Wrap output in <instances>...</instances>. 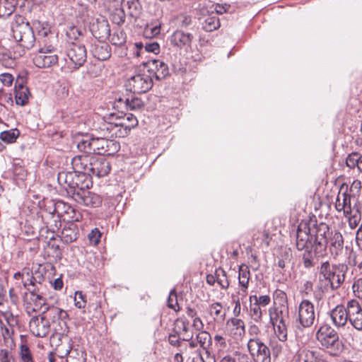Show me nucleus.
I'll return each mask as SVG.
<instances>
[{
    "label": "nucleus",
    "instance_id": "f257e3e1",
    "mask_svg": "<svg viewBox=\"0 0 362 362\" xmlns=\"http://www.w3.org/2000/svg\"><path fill=\"white\" fill-rule=\"evenodd\" d=\"M329 227L325 223H317L301 222L296 231V248L300 252L303 267L306 269L313 267L318 258L323 257L327 247V235Z\"/></svg>",
    "mask_w": 362,
    "mask_h": 362
},
{
    "label": "nucleus",
    "instance_id": "f03ea898",
    "mask_svg": "<svg viewBox=\"0 0 362 362\" xmlns=\"http://www.w3.org/2000/svg\"><path fill=\"white\" fill-rule=\"evenodd\" d=\"M57 180L59 185H66L67 193L72 199L75 197V194L89 189L93 185L90 176L86 173L60 172Z\"/></svg>",
    "mask_w": 362,
    "mask_h": 362
},
{
    "label": "nucleus",
    "instance_id": "7ed1b4c3",
    "mask_svg": "<svg viewBox=\"0 0 362 362\" xmlns=\"http://www.w3.org/2000/svg\"><path fill=\"white\" fill-rule=\"evenodd\" d=\"M316 338L330 356H339L344 350V344L339 340L337 333L327 325L320 327L316 333Z\"/></svg>",
    "mask_w": 362,
    "mask_h": 362
},
{
    "label": "nucleus",
    "instance_id": "20e7f679",
    "mask_svg": "<svg viewBox=\"0 0 362 362\" xmlns=\"http://www.w3.org/2000/svg\"><path fill=\"white\" fill-rule=\"evenodd\" d=\"M66 61L74 65L75 69L82 66L87 59V52L83 44L76 42H68L66 48Z\"/></svg>",
    "mask_w": 362,
    "mask_h": 362
},
{
    "label": "nucleus",
    "instance_id": "39448f33",
    "mask_svg": "<svg viewBox=\"0 0 362 362\" xmlns=\"http://www.w3.org/2000/svg\"><path fill=\"white\" fill-rule=\"evenodd\" d=\"M153 86L152 76L145 73L137 74L129 78L126 82L128 90L134 93H144Z\"/></svg>",
    "mask_w": 362,
    "mask_h": 362
},
{
    "label": "nucleus",
    "instance_id": "423d86ee",
    "mask_svg": "<svg viewBox=\"0 0 362 362\" xmlns=\"http://www.w3.org/2000/svg\"><path fill=\"white\" fill-rule=\"evenodd\" d=\"M247 349L255 362H271V351L259 337L251 338Z\"/></svg>",
    "mask_w": 362,
    "mask_h": 362
},
{
    "label": "nucleus",
    "instance_id": "0eeeda50",
    "mask_svg": "<svg viewBox=\"0 0 362 362\" xmlns=\"http://www.w3.org/2000/svg\"><path fill=\"white\" fill-rule=\"evenodd\" d=\"M25 312L31 315L33 313L40 312L47 306L46 299L39 293L38 288H33L23 296Z\"/></svg>",
    "mask_w": 362,
    "mask_h": 362
},
{
    "label": "nucleus",
    "instance_id": "6e6552de",
    "mask_svg": "<svg viewBox=\"0 0 362 362\" xmlns=\"http://www.w3.org/2000/svg\"><path fill=\"white\" fill-rule=\"evenodd\" d=\"M356 264V253L351 250L347 257V264L338 263L334 264L333 290L338 288L345 281L349 269L348 264L355 266Z\"/></svg>",
    "mask_w": 362,
    "mask_h": 362
},
{
    "label": "nucleus",
    "instance_id": "1a4fd4ad",
    "mask_svg": "<svg viewBox=\"0 0 362 362\" xmlns=\"http://www.w3.org/2000/svg\"><path fill=\"white\" fill-rule=\"evenodd\" d=\"M315 319L313 303L308 300H303L298 307L297 321L305 328L311 327Z\"/></svg>",
    "mask_w": 362,
    "mask_h": 362
},
{
    "label": "nucleus",
    "instance_id": "9d476101",
    "mask_svg": "<svg viewBox=\"0 0 362 362\" xmlns=\"http://www.w3.org/2000/svg\"><path fill=\"white\" fill-rule=\"evenodd\" d=\"M348 187L342 185L336 199L335 208L337 211H343L344 216L358 212V208L351 205L352 195L347 193Z\"/></svg>",
    "mask_w": 362,
    "mask_h": 362
},
{
    "label": "nucleus",
    "instance_id": "9b49d317",
    "mask_svg": "<svg viewBox=\"0 0 362 362\" xmlns=\"http://www.w3.org/2000/svg\"><path fill=\"white\" fill-rule=\"evenodd\" d=\"M54 47L52 45L43 47L33 58L34 64L39 68H49L58 62V56L52 54Z\"/></svg>",
    "mask_w": 362,
    "mask_h": 362
},
{
    "label": "nucleus",
    "instance_id": "f8f14e48",
    "mask_svg": "<svg viewBox=\"0 0 362 362\" xmlns=\"http://www.w3.org/2000/svg\"><path fill=\"white\" fill-rule=\"evenodd\" d=\"M334 264L325 261L319 267V287L322 292L333 291Z\"/></svg>",
    "mask_w": 362,
    "mask_h": 362
},
{
    "label": "nucleus",
    "instance_id": "ddd939ff",
    "mask_svg": "<svg viewBox=\"0 0 362 362\" xmlns=\"http://www.w3.org/2000/svg\"><path fill=\"white\" fill-rule=\"evenodd\" d=\"M93 139L94 153L112 155L117 153L119 144L115 139H107L105 137H92Z\"/></svg>",
    "mask_w": 362,
    "mask_h": 362
},
{
    "label": "nucleus",
    "instance_id": "4468645a",
    "mask_svg": "<svg viewBox=\"0 0 362 362\" xmlns=\"http://www.w3.org/2000/svg\"><path fill=\"white\" fill-rule=\"evenodd\" d=\"M31 333L37 337H46L50 330V325L45 316H33L29 322Z\"/></svg>",
    "mask_w": 362,
    "mask_h": 362
},
{
    "label": "nucleus",
    "instance_id": "2eb2a0df",
    "mask_svg": "<svg viewBox=\"0 0 362 362\" xmlns=\"http://www.w3.org/2000/svg\"><path fill=\"white\" fill-rule=\"evenodd\" d=\"M143 65L147 69L149 74L153 76L158 81L165 78L170 74L168 65L158 59L143 62Z\"/></svg>",
    "mask_w": 362,
    "mask_h": 362
},
{
    "label": "nucleus",
    "instance_id": "dca6fc26",
    "mask_svg": "<svg viewBox=\"0 0 362 362\" xmlns=\"http://www.w3.org/2000/svg\"><path fill=\"white\" fill-rule=\"evenodd\" d=\"M25 75H18L15 82L16 103L21 106L28 103L30 95L28 88L25 86Z\"/></svg>",
    "mask_w": 362,
    "mask_h": 362
},
{
    "label": "nucleus",
    "instance_id": "f3484780",
    "mask_svg": "<svg viewBox=\"0 0 362 362\" xmlns=\"http://www.w3.org/2000/svg\"><path fill=\"white\" fill-rule=\"evenodd\" d=\"M293 362H328L319 351L307 348L299 349L293 356Z\"/></svg>",
    "mask_w": 362,
    "mask_h": 362
},
{
    "label": "nucleus",
    "instance_id": "a211bd4d",
    "mask_svg": "<svg viewBox=\"0 0 362 362\" xmlns=\"http://www.w3.org/2000/svg\"><path fill=\"white\" fill-rule=\"evenodd\" d=\"M349 320L352 326L358 329H362V308L359 303L356 300L348 302Z\"/></svg>",
    "mask_w": 362,
    "mask_h": 362
},
{
    "label": "nucleus",
    "instance_id": "6ab92c4d",
    "mask_svg": "<svg viewBox=\"0 0 362 362\" xmlns=\"http://www.w3.org/2000/svg\"><path fill=\"white\" fill-rule=\"evenodd\" d=\"M170 45L178 49H186L190 47L193 35L183 30H175L169 38Z\"/></svg>",
    "mask_w": 362,
    "mask_h": 362
},
{
    "label": "nucleus",
    "instance_id": "aec40b11",
    "mask_svg": "<svg viewBox=\"0 0 362 362\" xmlns=\"http://www.w3.org/2000/svg\"><path fill=\"white\" fill-rule=\"evenodd\" d=\"M110 162L103 158L93 156L90 168V176L95 175L98 177L107 175L110 171Z\"/></svg>",
    "mask_w": 362,
    "mask_h": 362
},
{
    "label": "nucleus",
    "instance_id": "412c9836",
    "mask_svg": "<svg viewBox=\"0 0 362 362\" xmlns=\"http://www.w3.org/2000/svg\"><path fill=\"white\" fill-rule=\"evenodd\" d=\"M348 305L344 307L342 305H337L329 313L332 323L337 328L344 327L349 320Z\"/></svg>",
    "mask_w": 362,
    "mask_h": 362
},
{
    "label": "nucleus",
    "instance_id": "4be33fe9",
    "mask_svg": "<svg viewBox=\"0 0 362 362\" xmlns=\"http://www.w3.org/2000/svg\"><path fill=\"white\" fill-rule=\"evenodd\" d=\"M73 199L79 204L90 207H97L101 203L100 197L88 189L82 191L81 193L75 194V197Z\"/></svg>",
    "mask_w": 362,
    "mask_h": 362
},
{
    "label": "nucleus",
    "instance_id": "5701e85b",
    "mask_svg": "<svg viewBox=\"0 0 362 362\" xmlns=\"http://www.w3.org/2000/svg\"><path fill=\"white\" fill-rule=\"evenodd\" d=\"M93 156L82 155L75 156L71 161L74 173H86L90 176Z\"/></svg>",
    "mask_w": 362,
    "mask_h": 362
},
{
    "label": "nucleus",
    "instance_id": "b1692460",
    "mask_svg": "<svg viewBox=\"0 0 362 362\" xmlns=\"http://www.w3.org/2000/svg\"><path fill=\"white\" fill-rule=\"evenodd\" d=\"M329 252L334 259H337L341 255L344 249V238L339 231L332 233L329 238Z\"/></svg>",
    "mask_w": 362,
    "mask_h": 362
},
{
    "label": "nucleus",
    "instance_id": "393cba45",
    "mask_svg": "<svg viewBox=\"0 0 362 362\" xmlns=\"http://www.w3.org/2000/svg\"><path fill=\"white\" fill-rule=\"evenodd\" d=\"M14 37L19 42L18 44L26 49L33 47L35 41L33 31L30 27H26L23 31L15 32Z\"/></svg>",
    "mask_w": 362,
    "mask_h": 362
},
{
    "label": "nucleus",
    "instance_id": "a878e982",
    "mask_svg": "<svg viewBox=\"0 0 362 362\" xmlns=\"http://www.w3.org/2000/svg\"><path fill=\"white\" fill-rule=\"evenodd\" d=\"M93 56L100 61H105L111 57V47L105 42L98 41L91 46Z\"/></svg>",
    "mask_w": 362,
    "mask_h": 362
},
{
    "label": "nucleus",
    "instance_id": "bb28decb",
    "mask_svg": "<svg viewBox=\"0 0 362 362\" xmlns=\"http://www.w3.org/2000/svg\"><path fill=\"white\" fill-rule=\"evenodd\" d=\"M58 351L65 355L68 354L66 362H86V358L82 351L71 349L69 341H67L65 345L61 344Z\"/></svg>",
    "mask_w": 362,
    "mask_h": 362
},
{
    "label": "nucleus",
    "instance_id": "cd10ccee",
    "mask_svg": "<svg viewBox=\"0 0 362 362\" xmlns=\"http://www.w3.org/2000/svg\"><path fill=\"white\" fill-rule=\"evenodd\" d=\"M44 280L45 276L40 272L35 271L33 273L28 269L26 274L25 275L23 284L28 292H30V291L33 290L30 286L33 287V288H37V284H41Z\"/></svg>",
    "mask_w": 362,
    "mask_h": 362
},
{
    "label": "nucleus",
    "instance_id": "c85d7f7f",
    "mask_svg": "<svg viewBox=\"0 0 362 362\" xmlns=\"http://www.w3.org/2000/svg\"><path fill=\"white\" fill-rule=\"evenodd\" d=\"M269 315L270 322L275 327L277 325L286 323L288 311V309L284 310L276 307H272L269 309Z\"/></svg>",
    "mask_w": 362,
    "mask_h": 362
},
{
    "label": "nucleus",
    "instance_id": "c756f323",
    "mask_svg": "<svg viewBox=\"0 0 362 362\" xmlns=\"http://www.w3.org/2000/svg\"><path fill=\"white\" fill-rule=\"evenodd\" d=\"M45 313L47 314L46 317H49L52 322H55L56 320H61L59 322V325L62 323L66 326V322L64 321V320L68 317V314L65 310L58 307L47 305L45 307V309L42 310V314Z\"/></svg>",
    "mask_w": 362,
    "mask_h": 362
},
{
    "label": "nucleus",
    "instance_id": "7c9ffc66",
    "mask_svg": "<svg viewBox=\"0 0 362 362\" xmlns=\"http://www.w3.org/2000/svg\"><path fill=\"white\" fill-rule=\"evenodd\" d=\"M286 341H281L278 340H272L269 343V346L271 347L272 354L274 357H279L283 355H287L291 352L290 350H288V343Z\"/></svg>",
    "mask_w": 362,
    "mask_h": 362
},
{
    "label": "nucleus",
    "instance_id": "2f4dec72",
    "mask_svg": "<svg viewBox=\"0 0 362 362\" xmlns=\"http://www.w3.org/2000/svg\"><path fill=\"white\" fill-rule=\"evenodd\" d=\"M201 23L202 29L206 32H212L220 27L219 18L216 14L204 17Z\"/></svg>",
    "mask_w": 362,
    "mask_h": 362
},
{
    "label": "nucleus",
    "instance_id": "473e14b6",
    "mask_svg": "<svg viewBox=\"0 0 362 362\" xmlns=\"http://www.w3.org/2000/svg\"><path fill=\"white\" fill-rule=\"evenodd\" d=\"M122 7L128 9L129 15L136 18L140 14L141 6L139 0H122Z\"/></svg>",
    "mask_w": 362,
    "mask_h": 362
},
{
    "label": "nucleus",
    "instance_id": "72a5a7b5",
    "mask_svg": "<svg viewBox=\"0 0 362 362\" xmlns=\"http://www.w3.org/2000/svg\"><path fill=\"white\" fill-rule=\"evenodd\" d=\"M346 165L350 169H355L362 173V155L356 152L349 153L346 159Z\"/></svg>",
    "mask_w": 362,
    "mask_h": 362
},
{
    "label": "nucleus",
    "instance_id": "f704fd0d",
    "mask_svg": "<svg viewBox=\"0 0 362 362\" xmlns=\"http://www.w3.org/2000/svg\"><path fill=\"white\" fill-rule=\"evenodd\" d=\"M209 313L216 322H222L225 318V313L223 311V307L220 303L211 304L209 307Z\"/></svg>",
    "mask_w": 362,
    "mask_h": 362
},
{
    "label": "nucleus",
    "instance_id": "c9c22d12",
    "mask_svg": "<svg viewBox=\"0 0 362 362\" xmlns=\"http://www.w3.org/2000/svg\"><path fill=\"white\" fill-rule=\"evenodd\" d=\"M196 340L199 343L201 348L208 353V349L211 345L212 339L210 334L205 331H200L196 336Z\"/></svg>",
    "mask_w": 362,
    "mask_h": 362
},
{
    "label": "nucleus",
    "instance_id": "e433bc0d",
    "mask_svg": "<svg viewBox=\"0 0 362 362\" xmlns=\"http://www.w3.org/2000/svg\"><path fill=\"white\" fill-rule=\"evenodd\" d=\"M96 26L98 30L94 31V36L95 37L105 39L110 35V28L107 21L98 22Z\"/></svg>",
    "mask_w": 362,
    "mask_h": 362
},
{
    "label": "nucleus",
    "instance_id": "4c0bfd02",
    "mask_svg": "<svg viewBox=\"0 0 362 362\" xmlns=\"http://www.w3.org/2000/svg\"><path fill=\"white\" fill-rule=\"evenodd\" d=\"M250 279V272L246 265H241L239 267L238 281L240 286L248 287Z\"/></svg>",
    "mask_w": 362,
    "mask_h": 362
},
{
    "label": "nucleus",
    "instance_id": "58836bf2",
    "mask_svg": "<svg viewBox=\"0 0 362 362\" xmlns=\"http://www.w3.org/2000/svg\"><path fill=\"white\" fill-rule=\"evenodd\" d=\"M174 325V331L177 335L187 334V332L189 331V322L185 318L180 317L177 319Z\"/></svg>",
    "mask_w": 362,
    "mask_h": 362
},
{
    "label": "nucleus",
    "instance_id": "ea45409f",
    "mask_svg": "<svg viewBox=\"0 0 362 362\" xmlns=\"http://www.w3.org/2000/svg\"><path fill=\"white\" fill-rule=\"evenodd\" d=\"M250 315L252 319L256 322H259L262 319V311L261 309V306L259 305L255 301L254 303L250 302Z\"/></svg>",
    "mask_w": 362,
    "mask_h": 362
},
{
    "label": "nucleus",
    "instance_id": "a19ab883",
    "mask_svg": "<svg viewBox=\"0 0 362 362\" xmlns=\"http://www.w3.org/2000/svg\"><path fill=\"white\" fill-rule=\"evenodd\" d=\"M62 239L66 243H71L77 239V233L74 228H64L62 231Z\"/></svg>",
    "mask_w": 362,
    "mask_h": 362
},
{
    "label": "nucleus",
    "instance_id": "79ce46f5",
    "mask_svg": "<svg viewBox=\"0 0 362 362\" xmlns=\"http://www.w3.org/2000/svg\"><path fill=\"white\" fill-rule=\"evenodd\" d=\"M93 139L92 137H88L87 139H83L79 141L77 144L78 148L84 151L87 153H94V148H93Z\"/></svg>",
    "mask_w": 362,
    "mask_h": 362
},
{
    "label": "nucleus",
    "instance_id": "37998d69",
    "mask_svg": "<svg viewBox=\"0 0 362 362\" xmlns=\"http://www.w3.org/2000/svg\"><path fill=\"white\" fill-rule=\"evenodd\" d=\"M274 333L279 341H286L288 337L287 324H280L274 327Z\"/></svg>",
    "mask_w": 362,
    "mask_h": 362
},
{
    "label": "nucleus",
    "instance_id": "c03bdc74",
    "mask_svg": "<svg viewBox=\"0 0 362 362\" xmlns=\"http://www.w3.org/2000/svg\"><path fill=\"white\" fill-rule=\"evenodd\" d=\"M19 356L22 362H34L33 354L25 344H21Z\"/></svg>",
    "mask_w": 362,
    "mask_h": 362
},
{
    "label": "nucleus",
    "instance_id": "a18cd8bd",
    "mask_svg": "<svg viewBox=\"0 0 362 362\" xmlns=\"http://www.w3.org/2000/svg\"><path fill=\"white\" fill-rule=\"evenodd\" d=\"M124 105L127 110H135L140 109L144 105V103L141 99L132 97L131 99L129 98H125Z\"/></svg>",
    "mask_w": 362,
    "mask_h": 362
},
{
    "label": "nucleus",
    "instance_id": "49530a36",
    "mask_svg": "<svg viewBox=\"0 0 362 362\" xmlns=\"http://www.w3.org/2000/svg\"><path fill=\"white\" fill-rule=\"evenodd\" d=\"M86 30L84 29H81L76 26H71L66 32V35L70 40L69 42H72L71 40H78L79 37L83 36Z\"/></svg>",
    "mask_w": 362,
    "mask_h": 362
},
{
    "label": "nucleus",
    "instance_id": "de8ad7c7",
    "mask_svg": "<svg viewBox=\"0 0 362 362\" xmlns=\"http://www.w3.org/2000/svg\"><path fill=\"white\" fill-rule=\"evenodd\" d=\"M112 21L117 25H122L125 21L124 9L121 7L116 8L111 15Z\"/></svg>",
    "mask_w": 362,
    "mask_h": 362
},
{
    "label": "nucleus",
    "instance_id": "09e8293b",
    "mask_svg": "<svg viewBox=\"0 0 362 362\" xmlns=\"http://www.w3.org/2000/svg\"><path fill=\"white\" fill-rule=\"evenodd\" d=\"M253 301H255L261 307H266L270 303L271 298L267 295H263L259 297L257 296L256 295L250 296V302L252 303Z\"/></svg>",
    "mask_w": 362,
    "mask_h": 362
},
{
    "label": "nucleus",
    "instance_id": "8fccbe9b",
    "mask_svg": "<svg viewBox=\"0 0 362 362\" xmlns=\"http://www.w3.org/2000/svg\"><path fill=\"white\" fill-rule=\"evenodd\" d=\"M25 47H23V46H21L20 44H16L15 46L13 47V54H12L10 52H8V54H6L4 52H1V53L4 55L6 56L8 58H17L22 55H23L25 52Z\"/></svg>",
    "mask_w": 362,
    "mask_h": 362
},
{
    "label": "nucleus",
    "instance_id": "3c124183",
    "mask_svg": "<svg viewBox=\"0 0 362 362\" xmlns=\"http://www.w3.org/2000/svg\"><path fill=\"white\" fill-rule=\"evenodd\" d=\"M216 281L222 288H227L229 286V281L224 270L216 271Z\"/></svg>",
    "mask_w": 362,
    "mask_h": 362
},
{
    "label": "nucleus",
    "instance_id": "603ef678",
    "mask_svg": "<svg viewBox=\"0 0 362 362\" xmlns=\"http://www.w3.org/2000/svg\"><path fill=\"white\" fill-rule=\"evenodd\" d=\"M348 218L349 226L351 229L357 227L361 220V216L358 212H354L349 216H345Z\"/></svg>",
    "mask_w": 362,
    "mask_h": 362
},
{
    "label": "nucleus",
    "instance_id": "864d4df0",
    "mask_svg": "<svg viewBox=\"0 0 362 362\" xmlns=\"http://www.w3.org/2000/svg\"><path fill=\"white\" fill-rule=\"evenodd\" d=\"M1 323V334L4 339V340H7L11 339L12 335L13 334V326H8L4 324L3 322L0 321Z\"/></svg>",
    "mask_w": 362,
    "mask_h": 362
},
{
    "label": "nucleus",
    "instance_id": "5fc2aeb1",
    "mask_svg": "<svg viewBox=\"0 0 362 362\" xmlns=\"http://www.w3.org/2000/svg\"><path fill=\"white\" fill-rule=\"evenodd\" d=\"M160 33V24H156L153 26L147 25L144 30L146 37H155Z\"/></svg>",
    "mask_w": 362,
    "mask_h": 362
},
{
    "label": "nucleus",
    "instance_id": "6e6d98bb",
    "mask_svg": "<svg viewBox=\"0 0 362 362\" xmlns=\"http://www.w3.org/2000/svg\"><path fill=\"white\" fill-rule=\"evenodd\" d=\"M74 304L78 308H84L86 304V296L81 291H76L74 297Z\"/></svg>",
    "mask_w": 362,
    "mask_h": 362
},
{
    "label": "nucleus",
    "instance_id": "4d7b16f0",
    "mask_svg": "<svg viewBox=\"0 0 362 362\" xmlns=\"http://www.w3.org/2000/svg\"><path fill=\"white\" fill-rule=\"evenodd\" d=\"M112 41L115 45H123L126 42V35L122 31L115 33Z\"/></svg>",
    "mask_w": 362,
    "mask_h": 362
},
{
    "label": "nucleus",
    "instance_id": "13d9d810",
    "mask_svg": "<svg viewBox=\"0 0 362 362\" xmlns=\"http://www.w3.org/2000/svg\"><path fill=\"white\" fill-rule=\"evenodd\" d=\"M144 51L146 52H153L158 54L160 52V46L156 41L146 42L144 46Z\"/></svg>",
    "mask_w": 362,
    "mask_h": 362
},
{
    "label": "nucleus",
    "instance_id": "bf43d9fd",
    "mask_svg": "<svg viewBox=\"0 0 362 362\" xmlns=\"http://www.w3.org/2000/svg\"><path fill=\"white\" fill-rule=\"evenodd\" d=\"M88 237L90 242L95 245L100 242L101 233L100 230L95 228L91 230Z\"/></svg>",
    "mask_w": 362,
    "mask_h": 362
},
{
    "label": "nucleus",
    "instance_id": "052dcab7",
    "mask_svg": "<svg viewBox=\"0 0 362 362\" xmlns=\"http://www.w3.org/2000/svg\"><path fill=\"white\" fill-rule=\"evenodd\" d=\"M177 22L180 26L187 28L192 23V17L188 15L181 14L177 16Z\"/></svg>",
    "mask_w": 362,
    "mask_h": 362
},
{
    "label": "nucleus",
    "instance_id": "680f3d73",
    "mask_svg": "<svg viewBox=\"0 0 362 362\" xmlns=\"http://www.w3.org/2000/svg\"><path fill=\"white\" fill-rule=\"evenodd\" d=\"M353 291L356 297L362 299V278H359L354 282Z\"/></svg>",
    "mask_w": 362,
    "mask_h": 362
},
{
    "label": "nucleus",
    "instance_id": "e2e57ef3",
    "mask_svg": "<svg viewBox=\"0 0 362 362\" xmlns=\"http://www.w3.org/2000/svg\"><path fill=\"white\" fill-rule=\"evenodd\" d=\"M13 358L11 351L4 349L0 350V362H11Z\"/></svg>",
    "mask_w": 362,
    "mask_h": 362
},
{
    "label": "nucleus",
    "instance_id": "0e129e2a",
    "mask_svg": "<svg viewBox=\"0 0 362 362\" xmlns=\"http://www.w3.org/2000/svg\"><path fill=\"white\" fill-rule=\"evenodd\" d=\"M13 80H14V78L11 74L4 73V74H2L0 75V81L4 86H11Z\"/></svg>",
    "mask_w": 362,
    "mask_h": 362
},
{
    "label": "nucleus",
    "instance_id": "69168bd1",
    "mask_svg": "<svg viewBox=\"0 0 362 362\" xmlns=\"http://www.w3.org/2000/svg\"><path fill=\"white\" fill-rule=\"evenodd\" d=\"M230 322L239 331L240 334L245 332V323L242 320L234 317L230 320Z\"/></svg>",
    "mask_w": 362,
    "mask_h": 362
},
{
    "label": "nucleus",
    "instance_id": "338daca9",
    "mask_svg": "<svg viewBox=\"0 0 362 362\" xmlns=\"http://www.w3.org/2000/svg\"><path fill=\"white\" fill-rule=\"evenodd\" d=\"M4 320L8 326L15 327L18 324L16 317L11 313H6L4 315Z\"/></svg>",
    "mask_w": 362,
    "mask_h": 362
},
{
    "label": "nucleus",
    "instance_id": "774afa93",
    "mask_svg": "<svg viewBox=\"0 0 362 362\" xmlns=\"http://www.w3.org/2000/svg\"><path fill=\"white\" fill-rule=\"evenodd\" d=\"M361 189V182L358 180H354L350 186V192L353 194V197L359 193Z\"/></svg>",
    "mask_w": 362,
    "mask_h": 362
}]
</instances>
